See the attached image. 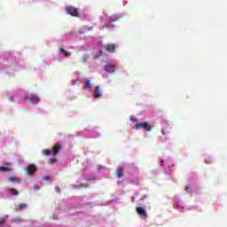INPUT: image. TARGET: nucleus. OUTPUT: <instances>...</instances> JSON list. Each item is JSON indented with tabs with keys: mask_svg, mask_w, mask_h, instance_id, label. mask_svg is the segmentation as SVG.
Returning <instances> with one entry per match:
<instances>
[{
	"mask_svg": "<svg viewBox=\"0 0 227 227\" xmlns=\"http://www.w3.org/2000/svg\"><path fill=\"white\" fill-rule=\"evenodd\" d=\"M135 129L137 130H141V129H145V130H146L148 132V131L152 130V129H153V127H152L150 125V123L145 121V122H140V123L135 124Z\"/></svg>",
	"mask_w": 227,
	"mask_h": 227,
	"instance_id": "1",
	"label": "nucleus"
},
{
	"mask_svg": "<svg viewBox=\"0 0 227 227\" xmlns=\"http://www.w3.org/2000/svg\"><path fill=\"white\" fill-rule=\"evenodd\" d=\"M66 12L69 15H72V17H79V11H77V8L72 5L66 7Z\"/></svg>",
	"mask_w": 227,
	"mask_h": 227,
	"instance_id": "2",
	"label": "nucleus"
},
{
	"mask_svg": "<svg viewBox=\"0 0 227 227\" xmlns=\"http://www.w3.org/2000/svg\"><path fill=\"white\" fill-rule=\"evenodd\" d=\"M104 49L107 52H116V49H118V45L114 43H108L104 46Z\"/></svg>",
	"mask_w": 227,
	"mask_h": 227,
	"instance_id": "3",
	"label": "nucleus"
},
{
	"mask_svg": "<svg viewBox=\"0 0 227 227\" xmlns=\"http://www.w3.org/2000/svg\"><path fill=\"white\" fill-rule=\"evenodd\" d=\"M35 171H36V165L35 164H29L26 168L27 175H34Z\"/></svg>",
	"mask_w": 227,
	"mask_h": 227,
	"instance_id": "4",
	"label": "nucleus"
},
{
	"mask_svg": "<svg viewBox=\"0 0 227 227\" xmlns=\"http://www.w3.org/2000/svg\"><path fill=\"white\" fill-rule=\"evenodd\" d=\"M105 70L108 74H114L116 72V66L108 64L105 67Z\"/></svg>",
	"mask_w": 227,
	"mask_h": 227,
	"instance_id": "5",
	"label": "nucleus"
},
{
	"mask_svg": "<svg viewBox=\"0 0 227 227\" xmlns=\"http://www.w3.org/2000/svg\"><path fill=\"white\" fill-rule=\"evenodd\" d=\"M136 210H137V214H138V215H141V217H148V215L146 214V210H145L144 207H137Z\"/></svg>",
	"mask_w": 227,
	"mask_h": 227,
	"instance_id": "6",
	"label": "nucleus"
},
{
	"mask_svg": "<svg viewBox=\"0 0 227 227\" xmlns=\"http://www.w3.org/2000/svg\"><path fill=\"white\" fill-rule=\"evenodd\" d=\"M30 102H31V104H33L35 106V105L38 104V102H40V98L36 94H31L30 95Z\"/></svg>",
	"mask_w": 227,
	"mask_h": 227,
	"instance_id": "7",
	"label": "nucleus"
},
{
	"mask_svg": "<svg viewBox=\"0 0 227 227\" xmlns=\"http://www.w3.org/2000/svg\"><path fill=\"white\" fill-rule=\"evenodd\" d=\"M93 95L96 98H100V97H102V92L100 91V86L96 87Z\"/></svg>",
	"mask_w": 227,
	"mask_h": 227,
	"instance_id": "8",
	"label": "nucleus"
},
{
	"mask_svg": "<svg viewBox=\"0 0 227 227\" xmlns=\"http://www.w3.org/2000/svg\"><path fill=\"white\" fill-rule=\"evenodd\" d=\"M118 20H121V16L113 15V16L110 17L109 22L110 23L118 22Z\"/></svg>",
	"mask_w": 227,
	"mask_h": 227,
	"instance_id": "9",
	"label": "nucleus"
},
{
	"mask_svg": "<svg viewBox=\"0 0 227 227\" xmlns=\"http://www.w3.org/2000/svg\"><path fill=\"white\" fill-rule=\"evenodd\" d=\"M59 150H61V145H55L51 152L53 155H58V153H59Z\"/></svg>",
	"mask_w": 227,
	"mask_h": 227,
	"instance_id": "10",
	"label": "nucleus"
},
{
	"mask_svg": "<svg viewBox=\"0 0 227 227\" xmlns=\"http://www.w3.org/2000/svg\"><path fill=\"white\" fill-rule=\"evenodd\" d=\"M116 176L117 178H121V176H123V168L121 167L117 168Z\"/></svg>",
	"mask_w": 227,
	"mask_h": 227,
	"instance_id": "11",
	"label": "nucleus"
},
{
	"mask_svg": "<svg viewBox=\"0 0 227 227\" xmlns=\"http://www.w3.org/2000/svg\"><path fill=\"white\" fill-rule=\"evenodd\" d=\"M59 53L60 54H63L64 56H65V58H68L70 55H71V53L70 52H68L67 51H66L65 49H63V48H59Z\"/></svg>",
	"mask_w": 227,
	"mask_h": 227,
	"instance_id": "12",
	"label": "nucleus"
},
{
	"mask_svg": "<svg viewBox=\"0 0 227 227\" xmlns=\"http://www.w3.org/2000/svg\"><path fill=\"white\" fill-rule=\"evenodd\" d=\"M93 87V83L91 82V80H86L84 83V88L87 90H90Z\"/></svg>",
	"mask_w": 227,
	"mask_h": 227,
	"instance_id": "13",
	"label": "nucleus"
},
{
	"mask_svg": "<svg viewBox=\"0 0 227 227\" xmlns=\"http://www.w3.org/2000/svg\"><path fill=\"white\" fill-rule=\"evenodd\" d=\"M9 192H11V194H12V196H17V195H19V191L13 189V188H11V189L9 190Z\"/></svg>",
	"mask_w": 227,
	"mask_h": 227,
	"instance_id": "14",
	"label": "nucleus"
},
{
	"mask_svg": "<svg viewBox=\"0 0 227 227\" xmlns=\"http://www.w3.org/2000/svg\"><path fill=\"white\" fill-rule=\"evenodd\" d=\"M43 155H47V156L53 154V153H52V151H51V150H49V149L43 150Z\"/></svg>",
	"mask_w": 227,
	"mask_h": 227,
	"instance_id": "15",
	"label": "nucleus"
},
{
	"mask_svg": "<svg viewBox=\"0 0 227 227\" xmlns=\"http://www.w3.org/2000/svg\"><path fill=\"white\" fill-rule=\"evenodd\" d=\"M9 182H17L18 184H20V180L17 177H9Z\"/></svg>",
	"mask_w": 227,
	"mask_h": 227,
	"instance_id": "16",
	"label": "nucleus"
},
{
	"mask_svg": "<svg viewBox=\"0 0 227 227\" xmlns=\"http://www.w3.org/2000/svg\"><path fill=\"white\" fill-rule=\"evenodd\" d=\"M1 171H4V172H8V171H12V168L10 167H1Z\"/></svg>",
	"mask_w": 227,
	"mask_h": 227,
	"instance_id": "17",
	"label": "nucleus"
},
{
	"mask_svg": "<svg viewBox=\"0 0 227 227\" xmlns=\"http://www.w3.org/2000/svg\"><path fill=\"white\" fill-rule=\"evenodd\" d=\"M27 204L21 203V204L19 205V210H22L24 208H27Z\"/></svg>",
	"mask_w": 227,
	"mask_h": 227,
	"instance_id": "18",
	"label": "nucleus"
},
{
	"mask_svg": "<svg viewBox=\"0 0 227 227\" xmlns=\"http://www.w3.org/2000/svg\"><path fill=\"white\" fill-rule=\"evenodd\" d=\"M58 161L55 158H51L48 160L49 164H54Z\"/></svg>",
	"mask_w": 227,
	"mask_h": 227,
	"instance_id": "19",
	"label": "nucleus"
},
{
	"mask_svg": "<svg viewBox=\"0 0 227 227\" xmlns=\"http://www.w3.org/2000/svg\"><path fill=\"white\" fill-rule=\"evenodd\" d=\"M86 59H88V55H83V57H82V61H83V63H86Z\"/></svg>",
	"mask_w": 227,
	"mask_h": 227,
	"instance_id": "20",
	"label": "nucleus"
},
{
	"mask_svg": "<svg viewBox=\"0 0 227 227\" xmlns=\"http://www.w3.org/2000/svg\"><path fill=\"white\" fill-rule=\"evenodd\" d=\"M55 190L57 192H61V188H59V186H55Z\"/></svg>",
	"mask_w": 227,
	"mask_h": 227,
	"instance_id": "21",
	"label": "nucleus"
},
{
	"mask_svg": "<svg viewBox=\"0 0 227 227\" xmlns=\"http://www.w3.org/2000/svg\"><path fill=\"white\" fill-rule=\"evenodd\" d=\"M82 187H89V185L85 184H81L80 188L82 189Z\"/></svg>",
	"mask_w": 227,
	"mask_h": 227,
	"instance_id": "22",
	"label": "nucleus"
},
{
	"mask_svg": "<svg viewBox=\"0 0 227 227\" xmlns=\"http://www.w3.org/2000/svg\"><path fill=\"white\" fill-rule=\"evenodd\" d=\"M43 180H51V177L49 176H44L43 177Z\"/></svg>",
	"mask_w": 227,
	"mask_h": 227,
	"instance_id": "23",
	"label": "nucleus"
},
{
	"mask_svg": "<svg viewBox=\"0 0 227 227\" xmlns=\"http://www.w3.org/2000/svg\"><path fill=\"white\" fill-rule=\"evenodd\" d=\"M34 189H35V191H40V186H38V185L35 184V185L34 186Z\"/></svg>",
	"mask_w": 227,
	"mask_h": 227,
	"instance_id": "24",
	"label": "nucleus"
},
{
	"mask_svg": "<svg viewBox=\"0 0 227 227\" xmlns=\"http://www.w3.org/2000/svg\"><path fill=\"white\" fill-rule=\"evenodd\" d=\"M185 191H186L187 192H189L191 191V187L186 186Z\"/></svg>",
	"mask_w": 227,
	"mask_h": 227,
	"instance_id": "25",
	"label": "nucleus"
},
{
	"mask_svg": "<svg viewBox=\"0 0 227 227\" xmlns=\"http://www.w3.org/2000/svg\"><path fill=\"white\" fill-rule=\"evenodd\" d=\"M161 133L163 136H166V131L164 129H161Z\"/></svg>",
	"mask_w": 227,
	"mask_h": 227,
	"instance_id": "26",
	"label": "nucleus"
},
{
	"mask_svg": "<svg viewBox=\"0 0 227 227\" xmlns=\"http://www.w3.org/2000/svg\"><path fill=\"white\" fill-rule=\"evenodd\" d=\"M160 166H164V160H161Z\"/></svg>",
	"mask_w": 227,
	"mask_h": 227,
	"instance_id": "27",
	"label": "nucleus"
},
{
	"mask_svg": "<svg viewBox=\"0 0 227 227\" xmlns=\"http://www.w3.org/2000/svg\"><path fill=\"white\" fill-rule=\"evenodd\" d=\"M80 35H84L85 31H80Z\"/></svg>",
	"mask_w": 227,
	"mask_h": 227,
	"instance_id": "28",
	"label": "nucleus"
},
{
	"mask_svg": "<svg viewBox=\"0 0 227 227\" xmlns=\"http://www.w3.org/2000/svg\"><path fill=\"white\" fill-rule=\"evenodd\" d=\"M130 120H131L132 121H136L135 119L132 120V118H130Z\"/></svg>",
	"mask_w": 227,
	"mask_h": 227,
	"instance_id": "29",
	"label": "nucleus"
},
{
	"mask_svg": "<svg viewBox=\"0 0 227 227\" xmlns=\"http://www.w3.org/2000/svg\"><path fill=\"white\" fill-rule=\"evenodd\" d=\"M91 29H92V27H90V28H89V31H91Z\"/></svg>",
	"mask_w": 227,
	"mask_h": 227,
	"instance_id": "30",
	"label": "nucleus"
},
{
	"mask_svg": "<svg viewBox=\"0 0 227 227\" xmlns=\"http://www.w3.org/2000/svg\"><path fill=\"white\" fill-rule=\"evenodd\" d=\"M11 100H13V97H11Z\"/></svg>",
	"mask_w": 227,
	"mask_h": 227,
	"instance_id": "31",
	"label": "nucleus"
},
{
	"mask_svg": "<svg viewBox=\"0 0 227 227\" xmlns=\"http://www.w3.org/2000/svg\"><path fill=\"white\" fill-rule=\"evenodd\" d=\"M190 194H192V191H190Z\"/></svg>",
	"mask_w": 227,
	"mask_h": 227,
	"instance_id": "32",
	"label": "nucleus"
},
{
	"mask_svg": "<svg viewBox=\"0 0 227 227\" xmlns=\"http://www.w3.org/2000/svg\"><path fill=\"white\" fill-rule=\"evenodd\" d=\"M3 223H4V221L2 220V221H1V224H3Z\"/></svg>",
	"mask_w": 227,
	"mask_h": 227,
	"instance_id": "33",
	"label": "nucleus"
}]
</instances>
